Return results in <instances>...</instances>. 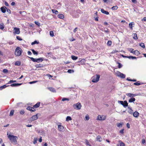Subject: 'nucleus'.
Instances as JSON below:
<instances>
[{
    "label": "nucleus",
    "mask_w": 146,
    "mask_h": 146,
    "mask_svg": "<svg viewBox=\"0 0 146 146\" xmlns=\"http://www.w3.org/2000/svg\"><path fill=\"white\" fill-rule=\"evenodd\" d=\"M7 135L8 138L9 139L12 143L15 145L17 144V140L18 138L17 136H15L11 134H9L8 132H7Z\"/></svg>",
    "instance_id": "f257e3e1"
},
{
    "label": "nucleus",
    "mask_w": 146,
    "mask_h": 146,
    "mask_svg": "<svg viewBox=\"0 0 146 146\" xmlns=\"http://www.w3.org/2000/svg\"><path fill=\"white\" fill-rule=\"evenodd\" d=\"M100 78V75L96 74L95 76H94L92 77V81L94 83L97 82L99 80Z\"/></svg>",
    "instance_id": "f03ea898"
},
{
    "label": "nucleus",
    "mask_w": 146,
    "mask_h": 146,
    "mask_svg": "<svg viewBox=\"0 0 146 146\" xmlns=\"http://www.w3.org/2000/svg\"><path fill=\"white\" fill-rule=\"evenodd\" d=\"M22 52V49L19 47H17L15 49V54L17 56H20Z\"/></svg>",
    "instance_id": "7ed1b4c3"
},
{
    "label": "nucleus",
    "mask_w": 146,
    "mask_h": 146,
    "mask_svg": "<svg viewBox=\"0 0 146 146\" xmlns=\"http://www.w3.org/2000/svg\"><path fill=\"white\" fill-rule=\"evenodd\" d=\"M29 58L31 59V60L33 62H37L38 63H39L40 62H41L43 60V58H34L33 57H30Z\"/></svg>",
    "instance_id": "20e7f679"
},
{
    "label": "nucleus",
    "mask_w": 146,
    "mask_h": 146,
    "mask_svg": "<svg viewBox=\"0 0 146 146\" xmlns=\"http://www.w3.org/2000/svg\"><path fill=\"white\" fill-rule=\"evenodd\" d=\"M73 107L74 109L79 110L81 109L82 105L80 103L78 102L76 104H73Z\"/></svg>",
    "instance_id": "39448f33"
},
{
    "label": "nucleus",
    "mask_w": 146,
    "mask_h": 146,
    "mask_svg": "<svg viewBox=\"0 0 146 146\" xmlns=\"http://www.w3.org/2000/svg\"><path fill=\"white\" fill-rule=\"evenodd\" d=\"M106 118V116L99 115L97 117V120L103 121L105 120Z\"/></svg>",
    "instance_id": "423d86ee"
},
{
    "label": "nucleus",
    "mask_w": 146,
    "mask_h": 146,
    "mask_svg": "<svg viewBox=\"0 0 146 146\" xmlns=\"http://www.w3.org/2000/svg\"><path fill=\"white\" fill-rule=\"evenodd\" d=\"M40 114L39 113H37L36 115H34L30 118V120L31 121H34L37 119L39 116H40Z\"/></svg>",
    "instance_id": "0eeeda50"
},
{
    "label": "nucleus",
    "mask_w": 146,
    "mask_h": 146,
    "mask_svg": "<svg viewBox=\"0 0 146 146\" xmlns=\"http://www.w3.org/2000/svg\"><path fill=\"white\" fill-rule=\"evenodd\" d=\"M13 33L17 35L19 34L20 33V29L19 28L15 27L13 30Z\"/></svg>",
    "instance_id": "6e6552de"
},
{
    "label": "nucleus",
    "mask_w": 146,
    "mask_h": 146,
    "mask_svg": "<svg viewBox=\"0 0 146 146\" xmlns=\"http://www.w3.org/2000/svg\"><path fill=\"white\" fill-rule=\"evenodd\" d=\"M116 75L122 79L124 78L125 77V75L123 74H116Z\"/></svg>",
    "instance_id": "1a4fd4ad"
},
{
    "label": "nucleus",
    "mask_w": 146,
    "mask_h": 146,
    "mask_svg": "<svg viewBox=\"0 0 146 146\" xmlns=\"http://www.w3.org/2000/svg\"><path fill=\"white\" fill-rule=\"evenodd\" d=\"M58 130L60 131H62L64 129V127L61 125V123H59L58 125Z\"/></svg>",
    "instance_id": "9d476101"
},
{
    "label": "nucleus",
    "mask_w": 146,
    "mask_h": 146,
    "mask_svg": "<svg viewBox=\"0 0 146 146\" xmlns=\"http://www.w3.org/2000/svg\"><path fill=\"white\" fill-rule=\"evenodd\" d=\"M6 9H7V7L5 6H3L1 8V11L3 13L6 12Z\"/></svg>",
    "instance_id": "9b49d317"
},
{
    "label": "nucleus",
    "mask_w": 146,
    "mask_h": 146,
    "mask_svg": "<svg viewBox=\"0 0 146 146\" xmlns=\"http://www.w3.org/2000/svg\"><path fill=\"white\" fill-rule=\"evenodd\" d=\"M27 110L31 111V112L34 111L35 110L33 108L29 106L27 108Z\"/></svg>",
    "instance_id": "f8f14e48"
},
{
    "label": "nucleus",
    "mask_w": 146,
    "mask_h": 146,
    "mask_svg": "<svg viewBox=\"0 0 146 146\" xmlns=\"http://www.w3.org/2000/svg\"><path fill=\"white\" fill-rule=\"evenodd\" d=\"M101 11L102 13L106 15H108L109 14V13L108 12L105 11L103 9H101Z\"/></svg>",
    "instance_id": "ddd939ff"
},
{
    "label": "nucleus",
    "mask_w": 146,
    "mask_h": 146,
    "mask_svg": "<svg viewBox=\"0 0 146 146\" xmlns=\"http://www.w3.org/2000/svg\"><path fill=\"white\" fill-rule=\"evenodd\" d=\"M80 63H79L78 64L80 65V64H82V65H83L86 62V60L84 59H82L80 60Z\"/></svg>",
    "instance_id": "4468645a"
},
{
    "label": "nucleus",
    "mask_w": 146,
    "mask_h": 146,
    "mask_svg": "<svg viewBox=\"0 0 146 146\" xmlns=\"http://www.w3.org/2000/svg\"><path fill=\"white\" fill-rule=\"evenodd\" d=\"M139 115V113L137 111H135L133 113V115L134 117H138Z\"/></svg>",
    "instance_id": "2eb2a0df"
},
{
    "label": "nucleus",
    "mask_w": 146,
    "mask_h": 146,
    "mask_svg": "<svg viewBox=\"0 0 146 146\" xmlns=\"http://www.w3.org/2000/svg\"><path fill=\"white\" fill-rule=\"evenodd\" d=\"M48 89L50 91L53 92H56V91L54 88L52 87H49L48 88Z\"/></svg>",
    "instance_id": "dca6fc26"
},
{
    "label": "nucleus",
    "mask_w": 146,
    "mask_h": 146,
    "mask_svg": "<svg viewBox=\"0 0 146 146\" xmlns=\"http://www.w3.org/2000/svg\"><path fill=\"white\" fill-rule=\"evenodd\" d=\"M96 139L97 141L101 142L102 141V139L101 137L100 136L98 135L96 137Z\"/></svg>",
    "instance_id": "f3484780"
},
{
    "label": "nucleus",
    "mask_w": 146,
    "mask_h": 146,
    "mask_svg": "<svg viewBox=\"0 0 146 146\" xmlns=\"http://www.w3.org/2000/svg\"><path fill=\"white\" fill-rule=\"evenodd\" d=\"M123 102L124 103H123V106L124 107L126 108L127 106H128V103L126 100L124 101Z\"/></svg>",
    "instance_id": "a211bd4d"
},
{
    "label": "nucleus",
    "mask_w": 146,
    "mask_h": 146,
    "mask_svg": "<svg viewBox=\"0 0 146 146\" xmlns=\"http://www.w3.org/2000/svg\"><path fill=\"white\" fill-rule=\"evenodd\" d=\"M135 100V99L134 98H131L129 100V102L130 103L133 102Z\"/></svg>",
    "instance_id": "6ab92c4d"
},
{
    "label": "nucleus",
    "mask_w": 146,
    "mask_h": 146,
    "mask_svg": "<svg viewBox=\"0 0 146 146\" xmlns=\"http://www.w3.org/2000/svg\"><path fill=\"white\" fill-rule=\"evenodd\" d=\"M33 54L34 55H37L38 54V52L35 51L33 49H31V50Z\"/></svg>",
    "instance_id": "aec40b11"
},
{
    "label": "nucleus",
    "mask_w": 146,
    "mask_h": 146,
    "mask_svg": "<svg viewBox=\"0 0 146 146\" xmlns=\"http://www.w3.org/2000/svg\"><path fill=\"white\" fill-rule=\"evenodd\" d=\"M134 54L137 56H138L140 54L139 52L137 50L133 51Z\"/></svg>",
    "instance_id": "412c9836"
},
{
    "label": "nucleus",
    "mask_w": 146,
    "mask_h": 146,
    "mask_svg": "<svg viewBox=\"0 0 146 146\" xmlns=\"http://www.w3.org/2000/svg\"><path fill=\"white\" fill-rule=\"evenodd\" d=\"M134 25V23L133 22L130 23L129 24V27L130 28V29L131 30L133 29L132 25Z\"/></svg>",
    "instance_id": "4be33fe9"
},
{
    "label": "nucleus",
    "mask_w": 146,
    "mask_h": 146,
    "mask_svg": "<svg viewBox=\"0 0 146 146\" xmlns=\"http://www.w3.org/2000/svg\"><path fill=\"white\" fill-rule=\"evenodd\" d=\"M58 17L60 19H63L64 18V15L62 14H59L58 15Z\"/></svg>",
    "instance_id": "5701e85b"
},
{
    "label": "nucleus",
    "mask_w": 146,
    "mask_h": 146,
    "mask_svg": "<svg viewBox=\"0 0 146 146\" xmlns=\"http://www.w3.org/2000/svg\"><path fill=\"white\" fill-rule=\"evenodd\" d=\"M40 102H38L36 104H35L33 106V107L34 108H37L40 106Z\"/></svg>",
    "instance_id": "b1692460"
},
{
    "label": "nucleus",
    "mask_w": 146,
    "mask_h": 146,
    "mask_svg": "<svg viewBox=\"0 0 146 146\" xmlns=\"http://www.w3.org/2000/svg\"><path fill=\"white\" fill-rule=\"evenodd\" d=\"M115 62L116 63L118 64V68H120L122 66V64L121 63L118 62L117 61L115 60Z\"/></svg>",
    "instance_id": "393cba45"
},
{
    "label": "nucleus",
    "mask_w": 146,
    "mask_h": 146,
    "mask_svg": "<svg viewBox=\"0 0 146 146\" xmlns=\"http://www.w3.org/2000/svg\"><path fill=\"white\" fill-rule=\"evenodd\" d=\"M133 35V39L135 40H137L138 39L137 34L136 33H134Z\"/></svg>",
    "instance_id": "a878e982"
},
{
    "label": "nucleus",
    "mask_w": 146,
    "mask_h": 146,
    "mask_svg": "<svg viewBox=\"0 0 146 146\" xmlns=\"http://www.w3.org/2000/svg\"><path fill=\"white\" fill-rule=\"evenodd\" d=\"M128 108L129 109V110L128 111V112L130 114H132L133 113V111L131 108L128 107Z\"/></svg>",
    "instance_id": "bb28decb"
},
{
    "label": "nucleus",
    "mask_w": 146,
    "mask_h": 146,
    "mask_svg": "<svg viewBox=\"0 0 146 146\" xmlns=\"http://www.w3.org/2000/svg\"><path fill=\"white\" fill-rule=\"evenodd\" d=\"M72 59L73 60H76L78 59V57L74 55H72L71 56Z\"/></svg>",
    "instance_id": "cd10ccee"
},
{
    "label": "nucleus",
    "mask_w": 146,
    "mask_h": 146,
    "mask_svg": "<svg viewBox=\"0 0 146 146\" xmlns=\"http://www.w3.org/2000/svg\"><path fill=\"white\" fill-rule=\"evenodd\" d=\"M118 8V7H117V6H113L112 7H111V9L113 10H117V9Z\"/></svg>",
    "instance_id": "c85d7f7f"
},
{
    "label": "nucleus",
    "mask_w": 146,
    "mask_h": 146,
    "mask_svg": "<svg viewBox=\"0 0 146 146\" xmlns=\"http://www.w3.org/2000/svg\"><path fill=\"white\" fill-rule=\"evenodd\" d=\"M127 58H128L130 59H137V58L135 56H127Z\"/></svg>",
    "instance_id": "c756f323"
},
{
    "label": "nucleus",
    "mask_w": 146,
    "mask_h": 146,
    "mask_svg": "<svg viewBox=\"0 0 146 146\" xmlns=\"http://www.w3.org/2000/svg\"><path fill=\"white\" fill-rule=\"evenodd\" d=\"M72 120V118L70 116H68L66 119V121H69Z\"/></svg>",
    "instance_id": "7c9ffc66"
},
{
    "label": "nucleus",
    "mask_w": 146,
    "mask_h": 146,
    "mask_svg": "<svg viewBox=\"0 0 146 146\" xmlns=\"http://www.w3.org/2000/svg\"><path fill=\"white\" fill-rule=\"evenodd\" d=\"M43 65L41 64H37L36 65V66L37 68L42 67H43Z\"/></svg>",
    "instance_id": "2f4dec72"
},
{
    "label": "nucleus",
    "mask_w": 146,
    "mask_h": 146,
    "mask_svg": "<svg viewBox=\"0 0 146 146\" xmlns=\"http://www.w3.org/2000/svg\"><path fill=\"white\" fill-rule=\"evenodd\" d=\"M52 11L53 13H54L55 14H57L58 13V11L56 9H52Z\"/></svg>",
    "instance_id": "473e14b6"
},
{
    "label": "nucleus",
    "mask_w": 146,
    "mask_h": 146,
    "mask_svg": "<svg viewBox=\"0 0 146 146\" xmlns=\"http://www.w3.org/2000/svg\"><path fill=\"white\" fill-rule=\"evenodd\" d=\"M127 80L130 81H133V82H136V79H129V78H128L127 79Z\"/></svg>",
    "instance_id": "72a5a7b5"
},
{
    "label": "nucleus",
    "mask_w": 146,
    "mask_h": 146,
    "mask_svg": "<svg viewBox=\"0 0 146 146\" xmlns=\"http://www.w3.org/2000/svg\"><path fill=\"white\" fill-rule=\"evenodd\" d=\"M21 64V62L19 61H16L15 62V65L20 66Z\"/></svg>",
    "instance_id": "f704fd0d"
},
{
    "label": "nucleus",
    "mask_w": 146,
    "mask_h": 146,
    "mask_svg": "<svg viewBox=\"0 0 146 146\" xmlns=\"http://www.w3.org/2000/svg\"><path fill=\"white\" fill-rule=\"evenodd\" d=\"M8 86H7L6 85H4L3 86L0 87V90H2L3 89H4L7 87Z\"/></svg>",
    "instance_id": "c9c22d12"
},
{
    "label": "nucleus",
    "mask_w": 146,
    "mask_h": 146,
    "mask_svg": "<svg viewBox=\"0 0 146 146\" xmlns=\"http://www.w3.org/2000/svg\"><path fill=\"white\" fill-rule=\"evenodd\" d=\"M139 45L141 47L143 48H145V45L143 43H141L139 44Z\"/></svg>",
    "instance_id": "e433bc0d"
},
{
    "label": "nucleus",
    "mask_w": 146,
    "mask_h": 146,
    "mask_svg": "<svg viewBox=\"0 0 146 146\" xmlns=\"http://www.w3.org/2000/svg\"><path fill=\"white\" fill-rule=\"evenodd\" d=\"M14 111V110H11V111L10 112V114H9V115L10 116H13V115Z\"/></svg>",
    "instance_id": "4c0bfd02"
},
{
    "label": "nucleus",
    "mask_w": 146,
    "mask_h": 146,
    "mask_svg": "<svg viewBox=\"0 0 146 146\" xmlns=\"http://www.w3.org/2000/svg\"><path fill=\"white\" fill-rule=\"evenodd\" d=\"M129 51H130L131 53L134 54V52L133 51V49L132 48H129L128 49Z\"/></svg>",
    "instance_id": "58836bf2"
},
{
    "label": "nucleus",
    "mask_w": 146,
    "mask_h": 146,
    "mask_svg": "<svg viewBox=\"0 0 146 146\" xmlns=\"http://www.w3.org/2000/svg\"><path fill=\"white\" fill-rule=\"evenodd\" d=\"M104 31L106 33H108L109 32V29L107 28H105L104 29Z\"/></svg>",
    "instance_id": "ea45409f"
},
{
    "label": "nucleus",
    "mask_w": 146,
    "mask_h": 146,
    "mask_svg": "<svg viewBox=\"0 0 146 146\" xmlns=\"http://www.w3.org/2000/svg\"><path fill=\"white\" fill-rule=\"evenodd\" d=\"M126 95L128 97H131V98H132V94L131 93H127L126 94Z\"/></svg>",
    "instance_id": "a19ab883"
},
{
    "label": "nucleus",
    "mask_w": 146,
    "mask_h": 146,
    "mask_svg": "<svg viewBox=\"0 0 146 146\" xmlns=\"http://www.w3.org/2000/svg\"><path fill=\"white\" fill-rule=\"evenodd\" d=\"M117 126L119 127H121L122 126V124L119 123H117Z\"/></svg>",
    "instance_id": "79ce46f5"
},
{
    "label": "nucleus",
    "mask_w": 146,
    "mask_h": 146,
    "mask_svg": "<svg viewBox=\"0 0 146 146\" xmlns=\"http://www.w3.org/2000/svg\"><path fill=\"white\" fill-rule=\"evenodd\" d=\"M69 100V99L68 98H62V101H68Z\"/></svg>",
    "instance_id": "37998d69"
},
{
    "label": "nucleus",
    "mask_w": 146,
    "mask_h": 146,
    "mask_svg": "<svg viewBox=\"0 0 146 146\" xmlns=\"http://www.w3.org/2000/svg\"><path fill=\"white\" fill-rule=\"evenodd\" d=\"M38 43H39V42H38L36 40H35L33 42H32L31 43V44H32V45H34L35 44H38Z\"/></svg>",
    "instance_id": "c03bdc74"
},
{
    "label": "nucleus",
    "mask_w": 146,
    "mask_h": 146,
    "mask_svg": "<svg viewBox=\"0 0 146 146\" xmlns=\"http://www.w3.org/2000/svg\"><path fill=\"white\" fill-rule=\"evenodd\" d=\"M111 41L110 40H109L107 44L108 46H110L111 45Z\"/></svg>",
    "instance_id": "a18cd8bd"
},
{
    "label": "nucleus",
    "mask_w": 146,
    "mask_h": 146,
    "mask_svg": "<svg viewBox=\"0 0 146 146\" xmlns=\"http://www.w3.org/2000/svg\"><path fill=\"white\" fill-rule=\"evenodd\" d=\"M74 72V71L73 70H71L70 69H69L68 70L67 72H68V73H73Z\"/></svg>",
    "instance_id": "49530a36"
},
{
    "label": "nucleus",
    "mask_w": 146,
    "mask_h": 146,
    "mask_svg": "<svg viewBox=\"0 0 146 146\" xmlns=\"http://www.w3.org/2000/svg\"><path fill=\"white\" fill-rule=\"evenodd\" d=\"M50 35L52 37L54 36V33L52 31H51L50 32Z\"/></svg>",
    "instance_id": "de8ad7c7"
},
{
    "label": "nucleus",
    "mask_w": 146,
    "mask_h": 146,
    "mask_svg": "<svg viewBox=\"0 0 146 146\" xmlns=\"http://www.w3.org/2000/svg\"><path fill=\"white\" fill-rule=\"evenodd\" d=\"M86 143L87 145H89V146H91V145L90 144L88 140H86Z\"/></svg>",
    "instance_id": "09e8293b"
},
{
    "label": "nucleus",
    "mask_w": 146,
    "mask_h": 146,
    "mask_svg": "<svg viewBox=\"0 0 146 146\" xmlns=\"http://www.w3.org/2000/svg\"><path fill=\"white\" fill-rule=\"evenodd\" d=\"M37 140H38V139L37 138H34V139L33 143L34 144L36 143H37Z\"/></svg>",
    "instance_id": "8fccbe9b"
},
{
    "label": "nucleus",
    "mask_w": 146,
    "mask_h": 146,
    "mask_svg": "<svg viewBox=\"0 0 146 146\" xmlns=\"http://www.w3.org/2000/svg\"><path fill=\"white\" fill-rule=\"evenodd\" d=\"M139 82H136L135 83H134L133 84L135 85L136 86H139L141 84L140 83H139Z\"/></svg>",
    "instance_id": "3c124183"
},
{
    "label": "nucleus",
    "mask_w": 146,
    "mask_h": 146,
    "mask_svg": "<svg viewBox=\"0 0 146 146\" xmlns=\"http://www.w3.org/2000/svg\"><path fill=\"white\" fill-rule=\"evenodd\" d=\"M47 54L46 55V56H48V57H49L51 55H52V54L51 52H49V53H47Z\"/></svg>",
    "instance_id": "603ef678"
},
{
    "label": "nucleus",
    "mask_w": 146,
    "mask_h": 146,
    "mask_svg": "<svg viewBox=\"0 0 146 146\" xmlns=\"http://www.w3.org/2000/svg\"><path fill=\"white\" fill-rule=\"evenodd\" d=\"M16 38L17 40H19L21 41L22 40V39L19 36H17Z\"/></svg>",
    "instance_id": "864d4df0"
},
{
    "label": "nucleus",
    "mask_w": 146,
    "mask_h": 146,
    "mask_svg": "<svg viewBox=\"0 0 146 146\" xmlns=\"http://www.w3.org/2000/svg\"><path fill=\"white\" fill-rule=\"evenodd\" d=\"M16 82V80H10L8 82V84H10L13 83V82Z\"/></svg>",
    "instance_id": "5fc2aeb1"
},
{
    "label": "nucleus",
    "mask_w": 146,
    "mask_h": 146,
    "mask_svg": "<svg viewBox=\"0 0 146 146\" xmlns=\"http://www.w3.org/2000/svg\"><path fill=\"white\" fill-rule=\"evenodd\" d=\"M85 118L87 120H88L90 119L89 115H87L85 116Z\"/></svg>",
    "instance_id": "6e6d98bb"
},
{
    "label": "nucleus",
    "mask_w": 146,
    "mask_h": 146,
    "mask_svg": "<svg viewBox=\"0 0 146 146\" xmlns=\"http://www.w3.org/2000/svg\"><path fill=\"white\" fill-rule=\"evenodd\" d=\"M3 25L0 24V29H3L4 28Z\"/></svg>",
    "instance_id": "4d7b16f0"
},
{
    "label": "nucleus",
    "mask_w": 146,
    "mask_h": 146,
    "mask_svg": "<svg viewBox=\"0 0 146 146\" xmlns=\"http://www.w3.org/2000/svg\"><path fill=\"white\" fill-rule=\"evenodd\" d=\"M3 72L4 73H7L8 72V70L7 69H4L3 70Z\"/></svg>",
    "instance_id": "13d9d810"
},
{
    "label": "nucleus",
    "mask_w": 146,
    "mask_h": 146,
    "mask_svg": "<svg viewBox=\"0 0 146 146\" xmlns=\"http://www.w3.org/2000/svg\"><path fill=\"white\" fill-rule=\"evenodd\" d=\"M124 129H122L119 131V133H121V134H123L124 133Z\"/></svg>",
    "instance_id": "bf43d9fd"
},
{
    "label": "nucleus",
    "mask_w": 146,
    "mask_h": 146,
    "mask_svg": "<svg viewBox=\"0 0 146 146\" xmlns=\"http://www.w3.org/2000/svg\"><path fill=\"white\" fill-rule=\"evenodd\" d=\"M24 113L25 111L24 110H21L20 111V113L21 114L23 115L24 114Z\"/></svg>",
    "instance_id": "052dcab7"
},
{
    "label": "nucleus",
    "mask_w": 146,
    "mask_h": 146,
    "mask_svg": "<svg viewBox=\"0 0 146 146\" xmlns=\"http://www.w3.org/2000/svg\"><path fill=\"white\" fill-rule=\"evenodd\" d=\"M35 23L36 25H37L38 26H40V24L38 22L35 21Z\"/></svg>",
    "instance_id": "680f3d73"
},
{
    "label": "nucleus",
    "mask_w": 146,
    "mask_h": 146,
    "mask_svg": "<svg viewBox=\"0 0 146 146\" xmlns=\"http://www.w3.org/2000/svg\"><path fill=\"white\" fill-rule=\"evenodd\" d=\"M118 103L120 104H121L123 106V102L121 101H118Z\"/></svg>",
    "instance_id": "e2e57ef3"
},
{
    "label": "nucleus",
    "mask_w": 146,
    "mask_h": 146,
    "mask_svg": "<svg viewBox=\"0 0 146 146\" xmlns=\"http://www.w3.org/2000/svg\"><path fill=\"white\" fill-rule=\"evenodd\" d=\"M37 82H38L37 81H33L29 83V84H32L35 83Z\"/></svg>",
    "instance_id": "0e129e2a"
},
{
    "label": "nucleus",
    "mask_w": 146,
    "mask_h": 146,
    "mask_svg": "<svg viewBox=\"0 0 146 146\" xmlns=\"http://www.w3.org/2000/svg\"><path fill=\"white\" fill-rule=\"evenodd\" d=\"M125 144L121 142L120 143V146H125Z\"/></svg>",
    "instance_id": "69168bd1"
},
{
    "label": "nucleus",
    "mask_w": 146,
    "mask_h": 146,
    "mask_svg": "<svg viewBox=\"0 0 146 146\" xmlns=\"http://www.w3.org/2000/svg\"><path fill=\"white\" fill-rule=\"evenodd\" d=\"M5 4L8 7L9 6V5L6 1H5Z\"/></svg>",
    "instance_id": "338daca9"
},
{
    "label": "nucleus",
    "mask_w": 146,
    "mask_h": 146,
    "mask_svg": "<svg viewBox=\"0 0 146 146\" xmlns=\"http://www.w3.org/2000/svg\"><path fill=\"white\" fill-rule=\"evenodd\" d=\"M11 87L16 86V83H14L11 85Z\"/></svg>",
    "instance_id": "774afa93"
}]
</instances>
